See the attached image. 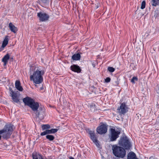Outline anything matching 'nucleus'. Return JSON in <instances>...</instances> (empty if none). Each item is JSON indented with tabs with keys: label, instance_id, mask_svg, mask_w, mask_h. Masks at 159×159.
Listing matches in <instances>:
<instances>
[{
	"label": "nucleus",
	"instance_id": "2f4dec72",
	"mask_svg": "<svg viewBox=\"0 0 159 159\" xmlns=\"http://www.w3.org/2000/svg\"><path fill=\"white\" fill-rule=\"evenodd\" d=\"M70 159H74V158L72 157H70Z\"/></svg>",
	"mask_w": 159,
	"mask_h": 159
},
{
	"label": "nucleus",
	"instance_id": "f03ea898",
	"mask_svg": "<svg viewBox=\"0 0 159 159\" xmlns=\"http://www.w3.org/2000/svg\"><path fill=\"white\" fill-rule=\"evenodd\" d=\"M12 127L11 126L5 125L3 128L0 130V140L2 136L4 139H8L12 134Z\"/></svg>",
	"mask_w": 159,
	"mask_h": 159
},
{
	"label": "nucleus",
	"instance_id": "72a5a7b5",
	"mask_svg": "<svg viewBox=\"0 0 159 159\" xmlns=\"http://www.w3.org/2000/svg\"><path fill=\"white\" fill-rule=\"evenodd\" d=\"M1 1V0H0V1Z\"/></svg>",
	"mask_w": 159,
	"mask_h": 159
},
{
	"label": "nucleus",
	"instance_id": "a211bd4d",
	"mask_svg": "<svg viewBox=\"0 0 159 159\" xmlns=\"http://www.w3.org/2000/svg\"><path fill=\"white\" fill-rule=\"evenodd\" d=\"M11 96L12 97V99L14 102L16 103H18L19 101V100L18 98L17 93H16L12 92V93H11Z\"/></svg>",
	"mask_w": 159,
	"mask_h": 159
},
{
	"label": "nucleus",
	"instance_id": "9b49d317",
	"mask_svg": "<svg viewBox=\"0 0 159 159\" xmlns=\"http://www.w3.org/2000/svg\"><path fill=\"white\" fill-rule=\"evenodd\" d=\"M34 100L31 98L27 97L23 99V101L26 105L30 107Z\"/></svg>",
	"mask_w": 159,
	"mask_h": 159
},
{
	"label": "nucleus",
	"instance_id": "393cba45",
	"mask_svg": "<svg viewBox=\"0 0 159 159\" xmlns=\"http://www.w3.org/2000/svg\"><path fill=\"white\" fill-rule=\"evenodd\" d=\"M152 5L153 6L156 7L159 4V0H152Z\"/></svg>",
	"mask_w": 159,
	"mask_h": 159
},
{
	"label": "nucleus",
	"instance_id": "7ed1b4c3",
	"mask_svg": "<svg viewBox=\"0 0 159 159\" xmlns=\"http://www.w3.org/2000/svg\"><path fill=\"white\" fill-rule=\"evenodd\" d=\"M113 153L117 157L123 158L126 155V151L123 148L117 145H113L112 147Z\"/></svg>",
	"mask_w": 159,
	"mask_h": 159
},
{
	"label": "nucleus",
	"instance_id": "9d476101",
	"mask_svg": "<svg viewBox=\"0 0 159 159\" xmlns=\"http://www.w3.org/2000/svg\"><path fill=\"white\" fill-rule=\"evenodd\" d=\"M34 112L37 117L39 118L40 120L43 119L44 115V112L41 107H39L37 109V111H35Z\"/></svg>",
	"mask_w": 159,
	"mask_h": 159
},
{
	"label": "nucleus",
	"instance_id": "6e6552de",
	"mask_svg": "<svg viewBox=\"0 0 159 159\" xmlns=\"http://www.w3.org/2000/svg\"><path fill=\"white\" fill-rule=\"evenodd\" d=\"M37 16L39 18L40 21L44 22L48 20L49 15L44 12L40 11L37 14Z\"/></svg>",
	"mask_w": 159,
	"mask_h": 159
},
{
	"label": "nucleus",
	"instance_id": "c756f323",
	"mask_svg": "<svg viewBox=\"0 0 159 159\" xmlns=\"http://www.w3.org/2000/svg\"><path fill=\"white\" fill-rule=\"evenodd\" d=\"M9 90L11 92V93H12V92H14L12 90V88L11 87H9Z\"/></svg>",
	"mask_w": 159,
	"mask_h": 159
},
{
	"label": "nucleus",
	"instance_id": "c85d7f7f",
	"mask_svg": "<svg viewBox=\"0 0 159 159\" xmlns=\"http://www.w3.org/2000/svg\"><path fill=\"white\" fill-rule=\"evenodd\" d=\"M111 79L109 77H107L105 79V82L106 83H108L110 81Z\"/></svg>",
	"mask_w": 159,
	"mask_h": 159
},
{
	"label": "nucleus",
	"instance_id": "20e7f679",
	"mask_svg": "<svg viewBox=\"0 0 159 159\" xmlns=\"http://www.w3.org/2000/svg\"><path fill=\"white\" fill-rule=\"evenodd\" d=\"M119 144L126 149H129L131 146L130 142L127 136L125 135L120 138L119 141Z\"/></svg>",
	"mask_w": 159,
	"mask_h": 159
},
{
	"label": "nucleus",
	"instance_id": "6ab92c4d",
	"mask_svg": "<svg viewBox=\"0 0 159 159\" xmlns=\"http://www.w3.org/2000/svg\"><path fill=\"white\" fill-rule=\"evenodd\" d=\"M10 58V55L8 54H7L2 59V61L4 62V65H6L8 62V60Z\"/></svg>",
	"mask_w": 159,
	"mask_h": 159
},
{
	"label": "nucleus",
	"instance_id": "dca6fc26",
	"mask_svg": "<svg viewBox=\"0 0 159 159\" xmlns=\"http://www.w3.org/2000/svg\"><path fill=\"white\" fill-rule=\"evenodd\" d=\"M15 85L16 88L18 90L21 91H23V88L21 86L20 81L16 80L15 82Z\"/></svg>",
	"mask_w": 159,
	"mask_h": 159
},
{
	"label": "nucleus",
	"instance_id": "39448f33",
	"mask_svg": "<svg viewBox=\"0 0 159 159\" xmlns=\"http://www.w3.org/2000/svg\"><path fill=\"white\" fill-rule=\"evenodd\" d=\"M120 132L116 131L115 129L111 128L110 130L109 137L111 141H114L119 137Z\"/></svg>",
	"mask_w": 159,
	"mask_h": 159
},
{
	"label": "nucleus",
	"instance_id": "0eeeda50",
	"mask_svg": "<svg viewBox=\"0 0 159 159\" xmlns=\"http://www.w3.org/2000/svg\"><path fill=\"white\" fill-rule=\"evenodd\" d=\"M88 133L90 135L91 139L95 144L98 147L99 146V144L97 139V137L96 136L94 131L91 130L89 129H88Z\"/></svg>",
	"mask_w": 159,
	"mask_h": 159
},
{
	"label": "nucleus",
	"instance_id": "7c9ffc66",
	"mask_svg": "<svg viewBox=\"0 0 159 159\" xmlns=\"http://www.w3.org/2000/svg\"><path fill=\"white\" fill-rule=\"evenodd\" d=\"M43 89V87H41L40 88V89L41 90H42Z\"/></svg>",
	"mask_w": 159,
	"mask_h": 159
},
{
	"label": "nucleus",
	"instance_id": "5701e85b",
	"mask_svg": "<svg viewBox=\"0 0 159 159\" xmlns=\"http://www.w3.org/2000/svg\"><path fill=\"white\" fill-rule=\"evenodd\" d=\"M32 157L33 159H43L41 156L34 153L32 154Z\"/></svg>",
	"mask_w": 159,
	"mask_h": 159
},
{
	"label": "nucleus",
	"instance_id": "1a4fd4ad",
	"mask_svg": "<svg viewBox=\"0 0 159 159\" xmlns=\"http://www.w3.org/2000/svg\"><path fill=\"white\" fill-rule=\"evenodd\" d=\"M128 107L125 102L122 103L117 108L118 112L120 115L124 114L128 111Z\"/></svg>",
	"mask_w": 159,
	"mask_h": 159
},
{
	"label": "nucleus",
	"instance_id": "473e14b6",
	"mask_svg": "<svg viewBox=\"0 0 159 159\" xmlns=\"http://www.w3.org/2000/svg\"><path fill=\"white\" fill-rule=\"evenodd\" d=\"M113 159H116V158H114Z\"/></svg>",
	"mask_w": 159,
	"mask_h": 159
},
{
	"label": "nucleus",
	"instance_id": "b1692460",
	"mask_svg": "<svg viewBox=\"0 0 159 159\" xmlns=\"http://www.w3.org/2000/svg\"><path fill=\"white\" fill-rule=\"evenodd\" d=\"M46 138L50 141H53L55 139L54 136L51 135L47 134L46 136Z\"/></svg>",
	"mask_w": 159,
	"mask_h": 159
},
{
	"label": "nucleus",
	"instance_id": "f3484780",
	"mask_svg": "<svg viewBox=\"0 0 159 159\" xmlns=\"http://www.w3.org/2000/svg\"><path fill=\"white\" fill-rule=\"evenodd\" d=\"M9 27L11 31L14 33H16L18 30L17 28L11 22L9 24Z\"/></svg>",
	"mask_w": 159,
	"mask_h": 159
},
{
	"label": "nucleus",
	"instance_id": "aec40b11",
	"mask_svg": "<svg viewBox=\"0 0 159 159\" xmlns=\"http://www.w3.org/2000/svg\"><path fill=\"white\" fill-rule=\"evenodd\" d=\"M80 55L79 53L74 54L72 57V59L73 60L77 61L80 59Z\"/></svg>",
	"mask_w": 159,
	"mask_h": 159
},
{
	"label": "nucleus",
	"instance_id": "4468645a",
	"mask_svg": "<svg viewBox=\"0 0 159 159\" xmlns=\"http://www.w3.org/2000/svg\"><path fill=\"white\" fill-rule=\"evenodd\" d=\"M70 69L72 71L79 73L81 70L80 67L77 65H73L70 66Z\"/></svg>",
	"mask_w": 159,
	"mask_h": 159
},
{
	"label": "nucleus",
	"instance_id": "a878e982",
	"mask_svg": "<svg viewBox=\"0 0 159 159\" xmlns=\"http://www.w3.org/2000/svg\"><path fill=\"white\" fill-rule=\"evenodd\" d=\"M145 6H146V2L145 1H143L142 2L141 8L142 9H144L145 7Z\"/></svg>",
	"mask_w": 159,
	"mask_h": 159
},
{
	"label": "nucleus",
	"instance_id": "bb28decb",
	"mask_svg": "<svg viewBox=\"0 0 159 159\" xmlns=\"http://www.w3.org/2000/svg\"><path fill=\"white\" fill-rule=\"evenodd\" d=\"M138 79L137 77H133L131 80V82L133 83H135V81H137Z\"/></svg>",
	"mask_w": 159,
	"mask_h": 159
},
{
	"label": "nucleus",
	"instance_id": "2eb2a0df",
	"mask_svg": "<svg viewBox=\"0 0 159 159\" xmlns=\"http://www.w3.org/2000/svg\"><path fill=\"white\" fill-rule=\"evenodd\" d=\"M127 159H139L137 157L135 154L133 152H130L128 153Z\"/></svg>",
	"mask_w": 159,
	"mask_h": 159
},
{
	"label": "nucleus",
	"instance_id": "ddd939ff",
	"mask_svg": "<svg viewBox=\"0 0 159 159\" xmlns=\"http://www.w3.org/2000/svg\"><path fill=\"white\" fill-rule=\"evenodd\" d=\"M39 103L38 102H35L34 101L30 106V107L32 110L34 112L35 111H37V109L39 108Z\"/></svg>",
	"mask_w": 159,
	"mask_h": 159
},
{
	"label": "nucleus",
	"instance_id": "4be33fe9",
	"mask_svg": "<svg viewBox=\"0 0 159 159\" xmlns=\"http://www.w3.org/2000/svg\"><path fill=\"white\" fill-rule=\"evenodd\" d=\"M41 128L42 130H46L50 129V126L48 124L43 125H42Z\"/></svg>",
	"mask_w": 159,
	"mask_h": 159
},
{
	"label": "nucleus",
	"instance_id": "423d86ee",
	"mask_svg": "<svg viewBox=\"0 0 159 159\" xmlns=\"http://www.w3.org/2000/svg\"><path fill=\"white\" fill-rule=\"evenodd\" d=\"M101 125L97 128V132L100 134H105L107 132L108 125L106 123L101 122Z\"/></svg>",
	"mask_w": 159,
	"mask_h": 159
},
{
	"label": "nucleus",
	"instance_id": "f8f14e48",
	"mask_svg": "<svg viewBox=\"0 0 159 159\" xmlns=\"http://www.w3.org/2000/svg\"><path fill=\"white\" fill-rule=\"evenodd\" d=\"M58 130V129H51L46 130L45 131L42 132L40 134V135L43 136L48 134H54L57 132Z\"/></svg>",
	"mask_w": 159,
	"mask_h": 159
},
{
	"label": "nucleus",
	"instance_id": "f257e3e1",
	"mask_svg": "<svg viewBox=\"0 0 159 159\" xmlns=\"http://www.w3.org/2000/svg\"><path fill=\"white\" fill-rule=\"evenodd\" d=\"M45 73L44 71L40 68L37 69L34 71L33 75H30L31 80H33L36 84H40L43 81V75Z\"/></svg>",
	"mask_w": 159,
	"mask_h": 159
},
{
	"label": "nucleus",
	"instance_id": "cd10ccee",
	"mask_svg": "<svg viewBox=\"0 0 159 159\" xmlns=\"http://www.w3.org/2000/svg\"><path fill=\"white\" fill-rule=\"evenodd\" d=\"M107 70L111 72H113L115 71V69L112 67H108Z\"/></svg>",
	"mask_w": 159,
	"mask_h": 159
},
{
	"label": "nucleus",
	"instance_id": "412c9836",
	"mask_svg": "<svg viewBox=\"0 0 159 159\" xmlns=\"http://www.w3.org/2000/svg\"><path fill=\"white\" fill-rule=\"evenodd\" d=\"M8 36H5V37L3 41L2 45V48H5L8 44Z\"/></svg>",
	"mask_w": 159,
	"mask_h": 159
}]
</instances>
